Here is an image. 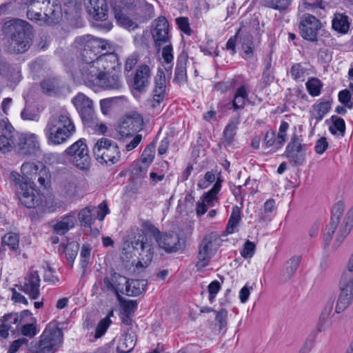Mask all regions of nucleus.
<instances>
[{
    "mask_svg": "<svg viewBox=\"0 0 353 353\" xmlns=\"http://www.w3.org/2000/svg\"><path fill=\"white\" fill-rule=\"evenodd\" d=\"M64 154L70 158V162L77 168L85 170L90 165V157L85 139H80L65 151Z\"/></svg>",
    "mask_w": 353,
    "mask_h": 353,
    "instance_id": "1a4fd4ad",
    "label": "nucleus"
},
{
    "mask_svg": "<svg viewBox=\"0 0 353 353\" xmlns=\"http://www.w3.org/2000/svg\"><path fill=\"white\" fill-rule=\"evenodd\" d=\"M241 216L242 212L241 208L237 205L233 206L225 228L227 234H233L237 231L236 228L241 221Z\"/></svg>",
    "mask_w": 353,
    "mask_h": 353,
    "instance_id": "e433bc0d",
    "label": "nucleus"
},
{
    "mask_svg": "<svg viewBox=\"0 0 353 353\" xmlns=\"http://www.w3.org/2000/svg\"><path fill=\"white\" fill-rule=\"evenodd\" d=\"M330 119L332 122V125L329 127L330 132L335 135L338 131L341 136H343L345 132V123L343 119L336 115H332Z\"/></svg>",
    "mask_w": 353,
    "mask_h": 353,
    "instance_id": "de8ad7c7",
    "label": "nucleus"
},
{
    "mask_svg": "<svg viewBox=\"0 0 353 353\" xmlns=\"http://www.w3.org/2000/svg\"><path fill=\"white\" fill-rule=\"evenodd\" d=\"M112 10L115 19L120 26L126 28H130L133 26L134 23L123 12V8L121 6L114 3Z\"/></svg>",
    "mask_w": 353,
    "mask_h": 353,
    "instance_id": "ea45409f",
    "label": "nucleus"
},
{
    "mask_svg": "<svg viewBox=\"0 0 353 353\" xmlns=\"http://www.w3.org/2000/svg\"><path fill=\"white\" fill-rule=\"evenodd\" d=\"M151 33L154 41V45L159 49L165 43H170V24L167 19L160 16L152 23Z\"/></svg>",
    "mask_w": 353,
    "mask_h": 353,
    "instance_id": "a211bd4d",
    "label": "nucleus"
},
{
    "mask_svg": "<svg viewBox=\"0 0 353 353\" xmlns=\"http://www.w3.org/2000/svg\"><path fill=\"white\" fill-rule=\"evenodd\" d=\"M150 232L145 231L142 226L141 232H139L136 235L130 237L124 243L123 250H128L134 256H137L139 262L143 261L148 264L153 258L154 248L151 241H149L148 234Z\"/></svg>",
    "mask_w": 353,
    "mask_h": 353,
    "instance_id": "423d86ee",
    "label": "nucleus"
},
{
    "mask_svg": "<svg viewBox=\"0 0 353 353\" xmlns=\"http://www.w3.org/2000/svg\"><path fill=\"white\" fill-rule=\"evenodd\" d=\"M338 97L339 101L341 104L349 109H352L353 108V100L352 101V96L349 90L344 89L340 91Z\"/></svg>",
    "mask_w": 353,
    "mask_h": 353,
    "instance_id": "4d7b16f0",
    "label": "nucleus"
},
{
    "mask_svg": "<svg viewBox=\"0 0 353 353\" xmlns=\"http://www.w3.org/2000/svg\"><path fill=\"white\" fill-rule=\"evenodd\" d=\"M93 154L96 160L107 165L118 163L121 158V152L116 143L107 138H101L95 143Z\"/></svg>",
    "mask_w": 353,
    "mask_h": 353,
    "instance_id": "0eeeda50",
    "label": "nucleus"
},
{
    "mask_svg": "<svg viewBox=\"0 0 353 353\" xmlns=\"http://www.w3.org/2000/svg\"><path fill=\"white\" fill-rule=\"evenodd\" d=\"M62 192L67 198H73L77 194V185L74 182L64 181L61 185Z\"/></svg>",
    "mask_w": 353,
    "mask_h": 353,
    "instance_id": "5fc2aeb1",
    "label": "nucleus"
},
{
    "mask_svg": "<svg viewBox=\"0 0 353 353\" xmlns=\"http://www.w3.org/2000/svg\"><path fill=\"white\" fill-rule=\"evenodd\" d=\"M151 71L146 64L138 66L134 74L131 86L139 92H145L150 85Z\"/></svg>",
    "mask_w": 353,
    "mask_h": 353,
    "instance_id": "4be33fe9",
    "label": "nucleus"
},
{
    "mask_svg": "<svg viewBox=\"0 0 353 353\" xmlns=\"http://www.w3.org/2000/svg\"><path fill=\"white\" fill-rule=\"evenodd\" d=\"M175 21L178 28L181 32L189 36L192 34V31L190 28L188 17H180L176 18Z\"/></svg>",
    "mask_w": 353,
    "mask_h": 353,
    "instance_id": "e2e57ef3",
    "label": "nucleus"
},
{
    "mask_svg": "<svg viewBox=\"0 0 353 353\" xmlns=\"http://www.w3.org/2000/svg\"><path fill=\"white\" fill-rule=\"evenodd\" d=\"M344 212V206L343 203H338L335 204L332 210V216L330 221H336V225H339L341 217L343 216Z\"/></svg>",
    "mask_w": 353,
    "mask_h": 353,
    "instance_id": "338daca9",
    "label": "nucleus"
},
{
    "mask_svg": "<svg viewBox=\"0 0 353 353\" xmlns=\"http://www.w3.org/2000/svg\"><path fill=\"white\" fill-rule=\"evenodd\" d=\"M301 136L294 132L286 146L285 156L293 165H302L305 161L306 145L301 143Z\"/></svg>",
    "mask_w": 353,
    "mask_h": 353,
    "instance_id": "2eb2a0df",
    "label": "nucleus"
},
{
    "mask_svg": "<svg viewBox=\"0 0 353 353\" xmlns=\"http://www.w3.org/2000/svg\"><path fill=\"white\" fill-rule=\"evenodd\" d=\"M110 323L111 320L110 319L109 316H106L101 319L97 325L94 338L99 339L106 332V330L108 328Z\"/></svg>",
    "mask_w": 353,
    "mask_h": 353,
    "instance_id": "bf43d9fd",
    "label": "nucleus"
},
{
    "mask_svg": "<svg viewBox=\"0 0 353 353\" xmlns=\"http://www.w3.org/2000/svg\"><path fill=\"white\" fill-rule=\"evenodd\" d=\"M322 28V23L316 17L305 14L301 18L299 25V34L306 41L317 43L318 33Z\"/></svg>",
    "mask_w": 353,
    "mask_h": 353,
    "instance_id": "4468645a",
    "label": "nucleus"
},
{
    "mask_svg": "<svg viewBox=\"0 0 353 353\" xmlns=\"http://www.w3.org/2000/svg\"><path fill=\"white\" fill-rule=\"evenodd\" d=\"M248 87L247 84L243 83L236 89L232 99L234 111L243 110L246 105V101H249Z\"/></svg>",
    "mask_w": 353,
    "mask_h": 353,
    "instance_id": "c756f323",
    "label": "nucleus"
},
{
    "mask_svg": "<svg viewBox=\"0 0 353 353\" xmlns=\"http://www.w3.org/2000/svg\"><path fill=\"white\" fill-rule=\"evenodd\" d=\"M344 226L341 227L334 245L339 247L353 227V207L347 212L343 221Z\"/></svg>",
    "mask_w": 353,
    "mask_h": 353,
    "instance_id": "473e14b6",
    "label": "nucleus"
},
{
    "mask_svg": "<svg viewBox=\"0 0 353 353\" xmlns=\"http://www.w3.org/2000/svg\"><path fill=\"white\" fill-rule=\"evenodd\" d=\"M46 0H25L24 4L28 6L27 17L30 20L38 21L41 17V11L46 6Z\"/></svg>",
    "mask_w": 353,
    "mask_h": 353,
    "instance_id": "2f4dec72",
    "label": "nucleus"
},
{
    "mask_svg": "<svg viewBox=\"0 0 353 353\" xmlns=\"http://www.w3.org/2000/svg\"><path fill=\"white\" fill-rule=\"evenodd\" d=\"M91 248L89 245H83L81 248V250L80 252L81 257V267L83 270H85L89 262H90V256Z\"/></svg>",
    "mask_w": 353,
    "mask_h": 353,
    "instance_id": "13d9d810",
    "label": "nucleus"
},
{
    "mask_svg": "<svg viewBox=\"0 0 353 353\" xmlns=\"http://www.w3.org/2000/svg\"><path fill=\"white\" fill-rule=\"evenodd\" d=\"M145 231L150 232L155 239L159 249L167 254L183 252L186 248V240L180 237L179 234L172 232L162 233L149 221L143 223Z\"/></svg>",
    "mask_w": 353,
    "mask_h": 353,
    "instance_id": "39448f33",
    "label": "nucleus"
},
{
    "mask_svg": "<svg viewBox=\"0 0 353 353\" xmlns=\"http://www.w3.org/2000/svg\"><path fill=\"white\" fill-rule=\"evenodd\" d=\"M19 236L15 233H8L2 237L0 252L5 251L8 247L12 251L19 249Z\"/></svg>",
    "mask_w": 353,
    "mask_h": 353,
    "instance_id": "a19ab883",
    "label": "nucleus"
},
{
    "mask_svg": "<svg viewBox=\"0 0 353 353\" xmlns=\"http://www.w3.org/2000/svg\"><path fill=\"white\" fill-rule=\"evenodd\" d=\"M41 88L49 96H59L62 93L64 85L57 77H48L41 82Z\"/></svg>",
    "mask_w": 353,
    "mask_h": 353,
    "instance_id": "bb28decb",
    "label": "nucleus"
},
{
    "mask_svg": "<svg viewBox=\"0 0 353 353\" xmlns=\"http://www.w3.org/2000/svg\"><path fill=\"white\" fill-rule=\"evenodd\" d=\"M109 212V208L105 201H103L96 210L94 206H87L78 214V219L81 226L90 228L97 218L99 221H103L107 214Z\"/></svg>",
    "mask_w": 353,
    "mask_h": 353,
    "instance_id": "dca6fc26",
    "label": "nucleus"
},
{
    "mask_svg": "<svg viewBox=\"0 0 353 353\" xmlns=\"http://www.w3.org/2000/svg\"><path fill=\"white\" fill-rule=\"evenodd\" d=\"M112 281H114V288L115 289L113 290V292L116 294L117 300L121 301L123 298L121 294H125L123 285H125V281H128V279L114 272L112 273Z\"/></svg>",
    "mask_w": 353,
    "mask_h": 353,
    "instance_id": "37998d69",
    "label": "nucleus"
},
{
    "mask_svg": "<svg viewBox=\"0 0 353 353\" xmlns=\"http://www.w3.org/2000/svg\"><path fill=\"white\" fill-rule=\"evenodd\" d=\"M21 170L23 176L12 172L10 179L14 183L16 194L21 204L27 208H35L41 203V196L32 185H36L37 182L41 188L46 189L50 184V172L41 162L38 164L25 162Z\"/></svg>",
    "mask_w": 353,
    "mask_h": 353,
    "instance_id": "f257e3e1",
    "label": "nucleus"
},
{
    "mask_svg": "<svg viewBox=\"0 0 353 353\" xmlns=\"http://www.w3.org/2000/svg\"><path fill=\"white\" fill-rule=\"evenodd\" d=\"M43 8L48 24H59L62 21V8L58 0H46V6H43Z\"/></svg>",
    "mask_w": 353,
    "mask_h": 353,
    "instance_id": "b1692460",
    "label": "nucleus"
},
{
    "mask_svg": "<svg viewBox=\"0 0 353 353\" xmlns=\"http://www.w3.org/2000/svg\"><path fill=\"white\" fill-rule=\"evenodd\" d=\"M155 148L156 145L154 142H151L145 147L141 157V163L149 165L153 161L155 154Z\"/></svg>",
    "mask_w": 353,
    "mask_h": 353,
    "instance_id": "09e8293b",
    "label": "nucleus"
},
{
    "mask_svg": "<svg viewBox=\"0 0 353 353\" xmlns=\"http://www.w3.org/2000/svg\"><path fill=\"white\" fill-rule=\"evenodd\" d=\"M308 93L312 97L319 96L321 93L323 84L317 78H311L305 83Z\"/></svg>",
    "mask_w": 353,
    "mask_h": 353,
    "instance_id": "8fccbe9b",
    "label": "nucleus"
},
{
    "mask_svg": "<svg viewBox=\"0 0 353 353\" xmlns=\"http://www.w3.org/2000/svg\"><path fill=\"white\" fill-rule=\"evenodd\" d=\"M134 343L130 337L128 339V336H125V338L119 343L117 347V350L118 353H130L134 348Z\"/></svg>",
    "mask_w": 353,
    "mask_h": 353,
    "instance_id": "864d4df0",
    "label": "nucleus"
},
{
    "mask_svg": "<svg viewBox=\"0 0 353 353\" xmlns=\"http://www.w3.org/2000/svg\"><path fill=\"white\" fill-rule=\"evenodd\" d=\"M216 314L215 321L218 323L220 330L224 329L227 326L228 311L225 308H222L219 311H214Z\"/></svg>",
    "mask_w": 353,
    "mask_h": 353,
    "instance_id": "680f3d73",
    "label": "nucleus"
},
{
    "mask_svg": "<svg viewBox=\"0 0 353 353\" xmlns=\"http://www.w3.org/2000/svg\"><path fill=\"white\" fill-rule=\"evenodd\" d=\"M215 238L212 234L205 235L198 247L196 268L200 270L209 265L210 259L212 256V246Z\"/></svg>",
    "mask_w": 353,
    "mask_h": 353,
    "instance_id": "412c9836",
    "label": "nucleus"
},
{
    "mask_svg": "<svg viewBox=\"0 0 353 353\" xmlns=\"http://www.w3.org/2000/svg\"><path fill=\"white\" fill-rule=\"evenodd\" d=\"M144 122L143 117L137 112L127 115L122 118L117 128L118 139L125 141L134 136L135 133L143 128Z\"/></svg>",
    "mask_w": 353,
    "mask_h": 353,
    "instance_id": "9d476101",
    "label": "nucleus"
},
{
    "mask_svg": "<svg viewBox=\"0 0 353 353\" xmlns=\"http://www.w3.org/2000/svg\"><path fill=\"white\" fill-rule=\"evenodd\" d=\"M148 281L145 279H128L125 281V294L137 296L145 291Z\"/></svg>",
    "mask_w": 353,
    "mask_h": 353,
    "instance_id": "c85d7f7f",
    "label": "nucleus"
},
{
    "mask_svg": "<svg viewBox=\"0 0 353 353\" xmlns=\"http://www.w3.org/2000/svg\"><path fill=\"white\" fill-rule=\"evenodd\" d=\"M28 283L32 287V294L40 295V279L37 271H32L28 276Z\"/></svg>",
    "mask_w": 353,
    "mask_h": 353,
    "instance_id": "3c124183",
    "label": "nucleus"
},
{
    "mask_svg": "<svg viewBox=\"0 0 353 353\" xmlns=\"http://www.w3.org/2000/svg\"><path fill=\"white\" fill-rule=\"evenodd\" d=\"M76 218L73 214H68L62 218L53 226L54 232L57 234H65L70 228L75 225Z\"/></svg>",
    "mask_w": 353,
    "mask_h": 353,
    "instance_id": "c9c22d12",
    "label": "nucleus"
},
{
    "mask_svg": "<svg viewBox=\"0 0 353 353\" xmlns=\"http://www.w3.org/2000/svg\"><path fill=\"white\" fill-rule=\"evenodd\" d=\"M277 137L276 132L273 130H268L266 132L264 139L263 146L265 148H272V149L267 152V153H272L277 151L281 148H277Z\"/></svg>",
    "mask_w": 353,
    "mask_h": 353,
    "instance_id": "49530a36",
    "label": "nucleus"
},
{
    "mask_svg": "<svg viewBox=\"0 0 353 353\" xmlns=\"http://www.w3.org/2000/svg\"><path fill=\"white\" fill-rule=\"evenodd\" d=\"M75 131L76 128L70 114L61 111L49 118L44 134L49 143L59 145L66 142Z\"/></svg>",
    "mask_w": 353,
    "mask_h": 353,
    "instance_id": "7ed1b4c3",
    "label": "nucleus"
},
{
    "mask_svg": "<svg viewBox=\"0 0 353 353\" xmlns=\"http://www.w3.org/2000/svg\"><path fill=\"white\" fill-rule=\"evenodd\" d=\"M274 79V69L272 67V57L270 56L264 60V69L262 74L261 82L266 86Z\"/></svg>",
    "mask_w": 353,
    "mask_h": 353,
    "instance_id": "c03bdc74",
    "label": "nucleus"
},
{
    "mask_svg": "<svg viewBox=\"0 0 353 353\" xmlns=\"http://www.w3.org/2000/svg\"><path fill=\"white\" fill-rule=\"evenodd\" d=\"M0 151L6 153L14 147L18 132L8 121L1 119L0 121Z\"/></svg>",
    "mask_w": 353,
    "mask_h": 353,
    "instance_id": "aec40b11",
    "label": "nucleus"
},
{
    "mask_svg": "<svg viewBox=\"0 0 353 353\" xmlns=\"http://www.w3.org/2000/svg\"><path fill=\"white\" fill-rule=\"evenodd\" d=\"M14 148L19 156L23 158L34 157L40 153L39 143L34 134H19Z\"/></svg>",
    "mask_w": 353,
    "mask_h": 353,
    "instance_id": "f8f14e48",
    "label": "nucleus"
},
{
    "mask_svg": "<svg viewBox=\"0 0 353 353\" xmlns=\"http://www.w3.org/2000/svg\"><path fill=\"white\" fill-rule=\"evenodd\" d=\"M119 57L114 52L103 53L98 57V59L92 64L89 74H94L102 72H112L117 68H120Z\"/></svg>",
    "mask_w": 353,
    "mask_h": 353,
    "instance_id": "f3484780",
    "label": "nucleus"
},
{
    "mask_svg": "<svg viewBox=\"0 0 353 353\" xmlns=\"http://www.w3.org/2000/svg\"><path fill=\"white\" fill-rule=\"evenodd\" d=\"M188 59V55L185 51H182L178 56L173 79L174 83L180 84L187 81L186 65Z\"/></svg>",
    "mask_w": 353,
    "mask_h": 353,
    "instance_id": "cd10ccee",
    "label": "nucleus"
},
{
    "mask_svg": "<svg viewBox=\"0 0 353 353\" xmlns=\"http://www.w3.org/2000/svg\"><path fill=\"white\" fill-rule=\"evenodd\" d=\"M77 50H92L97 52L99 50H110L111 46L107 40L99 39L90 34L77 37L74 42Z\"/></svg>",
    "mask_w": 353,
    "mask_h": 353,
    "instance_id": "6ab92c4d",
    "label": "nucleus"
},
{
    "mask_svg": "<svg viewBox=\"0 0 353 353\" xmlns=\"http://www.w3.org/2000/svg\"><path fill=\"white\" fill-rule=\"evenodd\" d=\"M349 17L345 13H336L332 19V28L341 34H346L350 29Z\"/></svg>",
    "mask_w": 353,
    "mask_h": 353,
    "instance_id": "f704fd0d",
    "label": "nucleus"
},
{
    "mask_svg": "<svg viewBox=\"0 0 353 353\" xmlns=\"http://www.w3.org/2000/svg\"><path fill=\"white\" fill-rule=\"evenodd\" d=\"M256 245L255 244L247 240L244 244L243 250L241 251V254L245 259L252 257L255 252Z\"/></svg>",
    "mask_w": 353,
    "mask_h": 353,
    "instance_id": "774afa93",
    "label": "nucleus"
},
{
    "mask_svg": "<svg viewBox=\"0 0 353 353\" xmlns=\"http://www.w3.org/2000/svg\"><path fill=\"white\" fill-rule=\"evenodd\" d=\"M292 0H259L261 6L269 8L280 12L288 10Z\"/></svg>",
    "mask_w": 353,
    "mask_h": 353,
    "instance_id": "58836bf2",
    "label": "nucleus"
},
{
    "mask_svg": "<svg viewBox=\"0 0 353 353\" xmlns=\"http://www.w3.org/2000/svg\"><path fill=\"white\" fill-rule=\"evenodd\" d=\"M237 81L235 79H232L228 81H220L214 84V88L221 93H225L228 90L234 89Z\"/></svg>",
    "mask_w": 353,
    "mask_h": 353,
    "instance_id": "603ef678",
    "label": "nucleus"
},
{
    "mask_svg": "<svg viewBox=\"0 0 353 353\" xmlns=\"http://www.w3.org/2000/svg\"><path fill=\"white\" fill-rule=\"evenodd\" d=\"M79 249V245L77 242H70L67 245L62 243L60 245L59 252L65 253V258L68 262L70 264V268H72L74 259L77 255Z\"/></svg>",
    "mask_w": 353,
    "mask_h": 353,
    "instance_id": "4c0bfd02",
    "label": "nucleus"
},
{
    "mask_svg": "<svg viewBox=\"0 0 353 353\" xmlns=\"http://www.w3.org/2000/svg\"><path fill=\"white\" fill-rule=\"evenodd\" d=\"M84 84L93 89L119 90L122 87L120 75L116 72H102L94 74H86L82 79Z\"/></svg>",
    "mask_w": 353,
    "mask_h": 353,
    "instance_id": "6e6552de",
    "label": "nucleus"
},
{
    "mask_svg": "<svg viewBox=\"0 0 353 353\" xmlns=\"http://www.w3.org/2000/svg\"><path fill=\"white\" fill-rule=\"evenodd\" d=\"M289 128V124L288 122L283 121L279 127V133L277 137V148H282L286 141L287 130Z\"/></svg>",
    "mask_w": 353,
    "mask_h": 353,
    "instance_id": "6e6d98bb",
    "label": "nucleus"
},
{
    "mask_svg": "<svg viewBox=\"0 0 353 353\" xmlns=\"http://www.w3.org/2000/svg\"><path fill=\"white\" fill-rule=\"evenodd\" d=\"M253 36L248 32H240L239 43L243 50L244 55L243 58L245 59H250L254 57L255 51V46L254 43Z\"/></svg>",
    "mask_w": 353,
    "mask_h": 353,
    "instance_id": "7c9ffc66",
    "label": "nucleus"
},
{
    "mask_svg": "<svg viewBox=\"0 0 353 353\" xmlns=\"http://www.w3.org/2000/svg\"><path fill=\"white\" fill-rule=\"evenodd\" d=\"M154 87L153 89L152 108L159 105L165 98V74L163 69L159 68L154 79Z\"/></svg>",
    "mask_w": 353,
    "mask_h": 353,
    "instance_id": "393cba45",
    "label": "nucleus"
},
{
    "mask_svg": "<svg viewBox=\"0 0 353 353\" xmlns=\"http://www.w3.org/2000/svg\"><path fill=\"white\" fill-rule=\"evenodd\" d=\"M85 126L94 123L95 113L92 101L83 93H78L72 100Z\"/></svg>",
    "mask_w": 353,
    "mask_h": 353,
    "instance_id": "ddd939ff",
    "label": "nucleus"
},
{
    "mask_svg": "<svg viewBox=\"0 0 353 353\" xmlns=\"http://www.w3.org/2000/svg\"><path fill=\"white\" fill-rule=\"evenodd\" d=\"M338 225H336V221H330L329 225L325 227L326 232L323 236V241L325 247H327L330 245L331 240L332 239L333 234L334 233L336 229L337 228Z\"/></svg>",
    "mask_w": 353,
    "mask_h": 353,
    "instance_id": "052dcab7",
    "label": "nucleus"
},
{
    "mask_svg": "<svg viewBox=\"0 0 353 353\" xmlns=\"http://www.w3.org/2000/svg\"><path fill=\"white\" fill-rule=\"evenodd\" d=\"M332 324L331 317H325L323 315H320L319 317L318 322L316 323V331L318 332H324L331 327Z\"/></svg>",
    "mask_w": 353,
    "mask_h": 353,
    "instance_id": "0e129e2a",
    "label": "nucleus"
},
{
    "mask_svg": "<svg viewBox=\"0 0 353 353\" xmlns=\"http://www.w3.org/2000/svg\"><path fill=\"white\" fill-rule=\"evenodd\" d=\"M59 324L56 321L49 323L39 341L30 343L28 353H55L63 341V332Z\"/></svg>",
    "mask_w": 353,
    "mask_h": 353,
    "instance_id": "20e7f679",
    "label": "nucleus"
},
{
    "mask_svg": "<svg viewBox=\"0 0 353 353\" xmlns=\"http://www.w3.org/2000/svg\"><path fill=\"white\" fill-rule=\"evenodd\" d=\"M87 12L96 21L108 19V6L105 0H84Z\"/></svg>",
    "mask_w": 353,
    "mask_h": 353,
    "instance_id": "5701e85b",
    "label": "nucleus"
},
{
    "mask_svg": "<svg viewBox=\"0 0 353 353\" xmlns=\"http://www.w3.org/2000/svg\"><path fill=\"white\" fill-rule=\"evenodd\" d=\"M119 99L118 97L103 99L100 101V107L103 114H108L110 112L112 105Z\"/></svg>",
    "mask_w": 353,
    "mask_h": 353,
    "instance_id": "69168bd1",
    "label": "nucleus"
},
{
    "mask_svg": "<svg viewBox=\"0 0 353 353\" xmlns=\"http://www.w3.org/2000/svg\"><path fill=\"white\" fill-rule=\"evenodd\" d=\"M332 101V97L329 96L325 101L313 105L312 117L316 119V123L321 121L324 116L330 110Z\"/></svg>",
    "mask_w": 353,
    "mask_h": 353,
    "instance_id": "72a5a7b5",
    "label": "nucleus"
},
{
    "mask_svg": "<svg viewBox=\"0 0 353 353\" xmlns=\"http://www.w3.org/2000/svg\"><path fill=\"white\" fill-rule=\"evenodd\" d=\"M238 123V121L236 122L232 121L225 126L223 134V142L225 143L226 145H229L233 142Z\"/></svg>",
    "mask_w": 353,
    "mask_h": 353,
    "instance_id": "a18cd8bd",
    "label": "nucleus"
},
{
    "mask_svg": "<svg viewBox=\"0 0 353 353\" xmlns=\"http://www.w3.org/2000/svg\"><path fill=\"white\" fill-rule=\"evenodd\" d=\"M101 50H99L97 52H94L92 50H78L81 59V61L79 65V71L82 79L85 77L86 74H89L90 68L94 63V62L98 59L99 54L101 52Z\"/></svg>",
    "mask_w": 353,
    "mask_h": 353,
    "instance_id": "a878e982",
    "label": "nucleus"
},
{
    "mask_svg": "<svg viewBox=\"0 0 353 353\" xmlns=\"http://www.w3.org/2000/svg\"><path fill=\"white\" fill-rule=\"evenodd\" d=\"M340 292L338 296L335 312L340 314L353 303V277L344 272L339 281Z\"/></svg>",
    "mask_w": 353,
    "mask_h": 353,
    "instance_id": "9b49d317",
    "label": "nucleus"
},
{
    "mask_svg": "<svg viewBox=\"0 0 353 353\" xmlns=\"http://www.w3.org/2000/svg\"><path fill=\"white\" fill-rule=\"evenodd\" d=\"M3 30L8 37L6 48L9 53L23 54L30 49L32 44L34 31L28 22L13 19L4 23Z\"/></svg>",
    "mask_w": 353,
    "mask_h": 353,
    "instance_id": "f03ea898",
    "label": "nucleus"
},
{
    "mask_svg": "<svg viewBox=\"0 0 353 353\" xmlns=\"http://www.w3.org/2000/svg\"><path fill=\"white\" fill-rule=\"evenodd\" d=\"M301 257L294 256L290 258L286 263V266L283 272V277L285 281L290 279L298 269Z\"/></svg>",
    "mask_w": 353,
    "mask_h": 353,
    "instance_id": "79ce46f5",
    "label": "nucleus"
}]
</instances>
